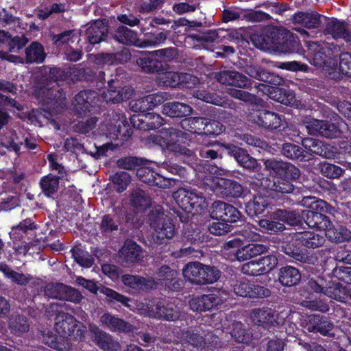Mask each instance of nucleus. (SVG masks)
<instances>
[{"instance_id":"864d4df0","label":"nucleus","mask_w":351,"mask_h":351,"mask_svg":"<svg viewBox=\"0 0 351 351\" xmlns=\"http://www.w3.org/2000/svg\"><path fill=\"white\" fill-rule=\"evenodd\" d=\"M29 324L23 316H16L12 318L10 322L11 332L17 336L27 332L29 330Z\"/></svg>"},{"instance_id":"b1692460","label":"nucleus","mask_w":351,"mask_h":351,"mask_svg":"<svg viewBox=\"0 0 351 351\" xmlns=\"http://www.w3.org/2000/svg\"><path fill=\"white\" fill-rule=\"evenodd\" d=\"M122 282L132 293L139 290L152 289L155 285V281L152 278H145L130 274L123 275Z\"/></svg>"},{"instance_id":"f8f14e48","label":"nucleus","mask_w":351,"mask_h":351,"mask_svg":"<svg viewBox=\"0 0 351 351\" xmlns=\"http://www.w3.org/2000/svg\"><path fill=\"white\" fill-rule=\"evenodd\" d=\"M48 160L51 168L58 171L59 173L58 177L49 174L40 180V184L44 194L47 197H50L58 191L59 187V179L64 176L65 170L61 165L57 162V155L53 154H49L48 156Z\"/></svg>"},{"instance_id":"e2e57ef3","label":"nucleus","mask_w":351,"mask_h":351,"mask_svg":"<svg viewBox=\"0 0 351 351\" xmlns=\"http://www.w3.org/2000/svg\"><path fill=\"white\" fill-rule=\"evenodd\" d=\"M6 104L19 109V106H16V101L9 99L8 96L0 93V129L3 125L6 124L8 121V115L6 112L1 110V106Z\"/></svg>"},{"instance_id":"338daca9","label":"nucleus","mask_w":351,"mask_h":351,"mask_svg":"<svg viewBox=\"0 0 351 351\" xmlns=\"http://www.w3.org/2000/svg\"><path fill=\"white\" fill-rule=\"evenodd\" d=\"M242 271L250 276H258L263 274L259 261H250L242 266Z\"/></svg>"},{"instance_id":"7ed1b4c3","label":"nucleus","mask_w":351,"mask_h":351,"mask_svg":"<svg viewBox=\"0 0 351 351\" xmlns=\"http://www.w3.org/2000/svg\"><path fill=\"white\" fill-rule=\"evenodd\" d=\"M265 169L277 177L274 180L268 178L263 179L261 187L265 189L281 193H289L293 190V186L289 181L282 178L283 171L286 168L287 162L276 159H268L264 161Z\"/></svg>"},{"instance_id":"5fc2aeb1","label":"nucleus","mask_w":351,"mask_h":351,"mask_svg":"<svg viewBox=\"0 0 351 351\" xmlns=\"http://www.w3.org/2000/svg\"><path fill=\"white\" fill-rule=\"evenodd\" d=\"M324 294L331 299L339 302H343L345 299L346 291L339 284L329 283L327 284Z\"/></svg>"},{"instance_id":"f03ea898","label":"nucleus","mask_w":351,"mask_h":351,"mask_svg":"<svg viewBox=\"0 0 351 351\" xmlns=\"http://www.w3.org/2000/svg\"><path fill=\"white\" fill-rule=\"evenodd\" d=\"M149 141L159 145L163 149L183 155H189L191 152L186 148V138L182 131L171 128H163L158 135L151 136Z\"/></svg>"},{"instance_id":"a878e982","label":"nucleus","mask_w":351,"mask_h":351,"mask_svg":"<svg viewBox=\"0 0 351 351\" xmlns=\"http://www.w3.org/2000/svg\"><path fill=\"white\" fill-rule=\"evenodd\" d=\"M325 34L334 39L342 38L346 42H351V32L343 21L332 19L328 21L325 29Z\"/></svg>"},{"instance_id":"2f4dec72","label":"nucleus","mask_w":351,"mask_h":351,"mask_svg":"<svg viewBox=\"0 0 351 351\" xmlns=\"http://www.w3.org/2000/svg\"><path fill=\"white\" fill-rule=\"evenodd\" d=\"M229 154L234 156L236 160L244 168L255 169L257 167V161L250 156L245 150L236 146L228 147Z\"/></svg>"},{"instance_id":"a211bd4d","label":"nucleus","mask_w":351,"mask_h":351,"mask_svg":"<svg viewBox=\"0 0 351 351\" xmlns=\"http://www.w3.org/2000/svg\"><path fill=\"white\" fill-rule=\"evenodd\" d=\"M89 330L93 341L101 349L106 351H119L121 346L109 334L101 330L97 326L90 325Z\"/></svg>"},{"instance_id":"a19ab883","label":"nucleus","mask_w":351,"mask_h":351,"mask_svg":"<svg viewBox=\"0 0 351 351\" xmlns=\"http://www.w3.org/2000/svg\"><path fill=\"white\" fill-rule=\"evenodd\" d=\"M114 38L121 43L126 45H137L138 37L137 34L124 26H120L117 28Z\"/></svg>"},{"instance_id":"473e14b6","label":"nucleus","mask_w":351,"mask_h":351,"mask_svg":"<svg viewBox=\"0 0 351 351\" xmlns=\"http://www.w3.org/2000/svg\"><path fill=\"white\" fill-rule=\"evenodd\" d=\"M113 80L108 82L109 90L103 93V97L107 101L113 103L119 102L121 101L128 99L133 93V89L127 87L121 90H116L115 87L112 86Z\"/></svg>"},{"instance_id":"79ce46f5","label":"nucleus","mask_w":351,"mask_h":351,"mask_svg":"<svg viewBox=\"0 0 351 351\" xmlns=\"http://www.w3.org/2000/svg\"><path fill=\"white\" fill-rule=\"evenodd\" d=\"M324 125L321 131V136L326 138H335L348 129V124L342 120L338 121L337 125L325 121Z\"/></svg>"},{"instance_id":"4be33fe9","label":"nucleus","mask_w":351,"mask_h":351,"mask_svg":"<svg viewBox=\"0 0 351 351\" xmlns=\"http://www.w3.org/2000/svg\"><path fill=\"white\" fill-rule=\"evenodd\" d=\"M215 77L222 84L234 86L239 88H245L250 83L247 77L234 71H223L215 73Z\"/></svg>"},{"instance_id":"3c124183","label":"nucleus","mask_w":351,"mask_h":351,"mask_svg":"<svg viewBox=\"0 0 351 351\" xmlns=\"http://www.w3.org/2000/svg\"><path fill=\"white\" fill-rule=\"evenodd\" d=\"M116 191L119 193L124 191L131 182V177L128 173L121 171L111 177Z\"/></svg>"},{"instance_id":"37998d69","label":"nucleus","mask_w":351,"mask_h":351,"mask_svg":"<svg viewBox=\"0 0 351 351\" xmlns=\"http://www.w3.org/2000/svg\"><path fill=\"white\" fill-rule=\"evenodd\" d=\"M26 60L28 62H41L45 58L43 46L37 42H34L26 49Z\"/></svg>"},{"instance_id":"13d9d810","label":"nucleus","mask_w":351,"mask_h":351,"mask_svg":"<svg viewBox=\"0 0 351 351\" xmlns=\"http://www.w3.org/2000/svg\"><path fill=\"white\" fill-rule=\"evenodd\" d=\"M304 123L310 134L321 135V131L324 127L325 121H321L313 118L308 117L304 121Z\"/></svg>"},{"instance_id":"49530a36","label":"nucleus","mask_w":351,"mask_h":351,"mask_svg":"<svg viewBox=\"0 0 351 351\" xmlns=\"http://www.w3.org/2000/svg\"><path fill=\"white\" fill-rule=\"evenodd\" d=\"M196 98L205 102L223 107H230V104L223 98L215 93L198 91L194 95Z\"/></svg>"},{"instance_id":"a18cd8bd","label":"nucleus","mask_w":351,"mask_h":351,"mask_svg":"<svg viewBox=\"0 0 351 351\" xmlns=\"http://www.w3.org/2000/svg\"><path fill=\"white\" fill-rule=\"evenodd\" d=\"M0 271L4 274L6 278H10L12 282L19 285H25L30 280L28 276L13 271L8 265L4 263H0Z\"/></svg>"},{"instance_id":"72a5a7b5","label":"nucleus","mask_w":351,"mask_h":351,"mask_svg":"<svg viewBox=\"0 0 351 351\" xmlns=\"http://www.w3.org/2000/svg\"><path fill=\"white\" fill-rule=\"evenodd\" d=\"M326 237L331 241L341 243L350 241L351 239V232L346 228L339 226L334 227L330 222V226L324 230Z\"/></svg>"},{"instance_id":"0eeeda50","label":"nucleus","mask_w":351,"mask_h":351,"mask_svg":"<svg viewBox=\"0 0 351 351\" xmlns=\"http://www.w3.org/2000/svg\"><path fill=\"white\" fill-rule=\"evenodd\" d=\"M174 56L173 49H164L144 54L137 60V64L145 72H156L164 70L167 64Z\"/></svg>"},{"instance_id":"9d476101","label":"nucleus","mask_w":351,"mask_h":351,"mask_svg":"<svg viewBox=\"0 0 351 351\" xmlns=\"http://www.w3.org/2000/svg\"><path fill=\"white\" fill-rule=\"evenodd\" d=\"M244 243L240 239L230 240L224 246V250L234 254L239 261H244L254 256H258L266 251L267 247L260 244Z\"/></svg>"},{"instance_id":"dca6fc26","label":"nucleus","mask_w":351,"mask_h":351,"mask_svg":"<svg viewBox=\"0 0 351 351\" xmlns=\"http://www.w3.org/2000/svg\"><path fill=\"white\" fill-rule=\"evenodd\" d=\"M234 291L239 296L249 298H263L270 294L269 289L255 285L247 279L238 281L234 286Z\"/></svg>"},{"instance_id":"1a4fd4ad","label":"nucleus","mask_w":351,"mask_h":351,"mask_svg":"<svg viewBox=\"0 0 351 351\" xmlns=\"http://www.w3.org/2000/svg\"><path fill=\"white\" fill-rule=\"evenodd\" d=\"M173 197L178 205L187 213H192L193 210L197 213L207 205L206 198L195 189H179Z\"/></svg>"},{"instance_id":"4c0bfd02","label":"nucleus","mask_w":351,"mask_h":351,"mask_svg":"<svg viewBox=\"0 0 351 351\" xmlns=\"http://www.w3.org/2000/svg\"><path fill=\"white\" fill-rule=\"evenodd\" d=\"M301 279V275L296 268L291 266H286L280 269L279 273V281L285 286H293L296 285Z\"/></svg>"},{"instance_id":"7c9ffc66","label":"nucleus","mask_w":351,"mask_h":351,"mask_svg":"<svg viewBox=\"0 0 351 351\" xmlns=\"http://www.w3.org/2000/svg\"><path fill=\"white\" fill-rule=\"evenodd\" d=\"M162 112L170 117H181L189 115L192 108L181 102H168L162 106Z\"/></svg>"},{"instance_id":"aec40b11","label":"nucleus","mask_w":351,"mask_h":351,"mask_svg":"<svg viewBox=\"0 0 351 351\" xmlns=\"http://www.w3.org/2000/svg\"><path fill=\"white\" fill-rule=\"evenodd\" d=\"M258 88L273 100L285 105H290L295 100V95L289 90L273 87L263 84H260L258 86Z\"/></svg>"},{"instance_id":"0e129e2a","label":"nucleus","mask_w":351,"mask_h":351,"mask_svg":"<svg viewBox=\"0 0 351 351\" xmlns=\"http://www.w3.org/2000/svg\"><path fill=\"white\" fill-rule=\"evenodd\" d=\"M245 71L250 77L258 80L267 81L269 79V73L261 67L247 66Z\"/></svg>"},{"instance_id":"e433bc0d","label":"nucleus","mask_w":351,"mask_h":351,"mask_svg":"<svg viewBox=\"0 0 351 351\" xmlns=\"http://www.w3.org/2000/svg\"><path fill=\"white\" fill-rule=\"evenodd\" d=\"M120 255L126 261L134 263L141 260L143 252L141 247L134 242L126 241L120 251Z\"/></svg>"},{"instance_id":"8fccbe9b","label":"nucleus","mask_w":351,"mask_h":351,"mask_svg":"<svg viewBox=\"0 0 351 351\" xmlns=\"http://www.w3.org/2000/svg\"><path fill=\"white\" fill-rule=\"evenodd\" d=\"M274 32H267L265 34L254 36L252 40L254 45L259 49L265 50L271 48L274 45L277 44V40L272 36Z\"/></svg>"},{"instance_id":"09e8293b","label":"nucleus","mask_w":351,"mask_h":351,"mask_svg":"<svg viewBox=\"0 0 351 351\" xmlns=\"http://www.w3.org/2000/svg\"><path fill=\"white\" fill-rule=\"evenodd\" d=\"M72 256L75 261L83 267L90 268L94 263V258L91 255L80 247L73 248Z\"/></svg>"},{"instance_id":"6e6d98bb","label":"nucleus","mask_w":351,"mask_h":351,"mask_svg":"<svg viewBox=\"0 0 351 351\" xmlns=\"http://www.w3.org/2000/svg\"><path fill=\"white\" fill-rule=\"evenodd\" d=\"M117 118H113L110 120V125L105 132L106 135H110L113 136H117L121 132V128L127 124L126 119L121 115L117 116Z\"/></svg>"},{"instance_id":"cd10ccee","label":"nucleus","mask_w":351,"mask_h":351,"mask_svg":"<svg viewBox=\"0 0 351 351\" xmlns=\"http://www.w3.org/2000/svg\"><path fill=\"white\" fill-rule=\"evenodd\" d=\"M250 316L255 324L265 327L277 322V314L272 308H269L254 309Z\"/></svg>"},{"instance_id":"69168bd1","label":"nucleus","mask_w":351,"mask_h":351,"mask_svg":"<svg viewBox=\"0 0 351 351\" xmlns=\"http://www.w3.org/2000/svg\"><path fill=\"white\" fill-rule=\"evenodd\" d=\"M226 184L227 187L226 188L224 196L238 197L242 195L243 189L238 182L230 180Z\"/></svg>"},{"instance_id":"c03bdc74","label":"nucleus","mask_w":351,"mask_h":351,"mask_svg":"<svg viewBox=\"0 0 351 351\" xmlns=\"http://www.w3.org/2000/svg\"><path fill=\"white\" fill-rule=\"evenodd\" d=\"M95 93L90 90H84L79 93L75 97L73 105L77 111L85 112L89 110L90 99Z\"/></svg>"},{"instance_id":"de8ad7c7","label":"nucleus","mask_w":351,"mask_h":351,"mask_svg":"<svg viewBox=\"0 0 351 351\" xmlns=\"http://www.w3.org/2000/svg\"><path fill=\"white\" fill-rule=\"evenodd\" d=\"M146 168H141L138 169L137 176L143 179V182H147L150 185H155L160 188H168L171 182L169 180L165 179L164 177L160 176L159 174L154 175L152 172L151 176L148 178H143V173L146 172Z\"/></svg>"},{"instance_id":"4468645a","label":"nucleus","mask_w":351,"mask_h":351,"mask_svg":"<svg viewBox=\"0 0 351 351\" xmlns=\"http://www.w3.org/2000/svg\"><path fill=\"white\" fill-rule=\"evenodd\" d=\"M213 219L226 222L234 223L241 217L240 212L233 206L221 201L215 202L210 208Z\"/></svg>"},{"instance_id":"603ef678","label":"nucleus","mask_w":351,"mask_h":351,"mask_svg":"<svg viewBox=\"0 0 351 351\" xmlns=\"http://www.w3.org/2000/svg\"><path fill=\"white\" fill-rule=\"evenodd\" d=\"M160 85L176 87L180 85L179 73L167 71L160 73L157 77Z\"/></svg>"},{"instance_id":"bf43d9fd","label":"nucleus","mask_w":351,"mask_h":351,"mask_svg":"<svg viewBox=\"0 0 351 351\" xmlns=\"http://www.w3.org/2000/svg\"><path fill=\"white\" fill-rule=\"evenodd\" d=\"M233 329L231 332V336L236 341L239 343H248L250 341V335L245 332L243 325L241 323H234Z\"/></svg>"},{"instance_id":"680f3d73","label":"nucleus","mask_w":351,"mask_h":351,"mask_svg":"<svg viewBox=\"0 0 351 351\" xmlns=\"http://www.w3.org/2000/svg\"><path fill=\"white\" fill-rule=\"evenodd\" d=\"M282 154L291 159H299L302 156V149L292 143H285L282 149Z\"/></svg>"},{"instance_id":"423d86ee","label":"nucleus","mask_w":351,"mask_h":351,"mask_svg":"<svg viewBox=\"0 0 351 351\" xmlns=\"http://www.w3.org/2000/svg\"><path fill=\"white\" fill-rule=\"evenodd\" d=\"M194 171L197 179L204 185L210 188L217 195L224 196L227 187L226 183L230 180L218 176V175L223 174V170H220L222 173H218V169L216 167L198 165L194 168Z\"/></svg>"},{"instance_id":"393cba45","label":"nucleus","mask_w":351,"mask_h":351,"mask_svg":"<svg viewBox=\"0 0 351 351\" xmlns=\"http://www.w3.org/2000/svg\"><path fill=\"white\" fill-rule=\"evenodd\" d=\"M304 328L309 332H319L323 335H330L332 324L324 317L312 315L307 317Z\"/></svg>"},{"instance_id":"5701e85b","label":"nucleus","mask_w":351,"mask_h":351,"mask_svg":"<svg viewBox=\"0 0 351 351\" xmlns=\"http://www.w3.org/2000/svg\"><path fill=\"white\" fill-rule=\"evenodd\" d=\"M181 126L184 130L199 134L216 133L220 130V129H216L215 130L210 129V125H207V119L201 117H190L183 119L181 122Z\"/></svg>"},{"instance_id":"052dcab7","label":"nucleus","mask_w":351,"mask_h":351,"mask_svg":"<svg viewBox=\"0 0 351 351\" xmlns=\"http://www.w3.org/2000/svg\"><path fill=\"white\" fill-rule=\"evenodd\" d=\"M147 99V103L150 106V110L159 106L165 101L172 99L173 97L168 93H158L145 96Z\"/></svg>"},{"instance_id":"6e6552de","label":"nucleus","mask_w":351,"mask_h":351,"mask_svg":"<svg viewBox=\"0 0 351 351\" xmlns=\"http://www.w3.org/2000/svg\"><path fill=\"white\" fill-rule=\"evenodd\" d=\"M151 226L154 230V237L157 242L162 243L165 239H170L176 234L174 225L163 213L160 206L154 208L149 216Z\"/></svg>"},{"instance_id":"4d7b16f0","label":"nucleus","mask_w":351,"mask_h":351,"mask_svg":"<svg viewBox=\"0 0 351 351\" xmlns=\"http://www.w3.org/2000/svg\"><path fill=\"white\" fill-rule=\"evenodd\" d=\"M319 169L324 176L330 178H338L343 173V169L341 167L328 162L321 163Z\"/></svg>"},{"instance_id":"6ab92c4d","label":"nucleus","mask_w":351,"mask_h":351,"mask_svg":"<svg viewBox=\"0 0 351 351\" xmlns=\"http://www.w3.org/2000/svg\"><path fill=\"white\" fill-rule=\"evenodd\" d=\"M56 324L57 326V330L58 329V327L60 326L65 333H66V332H71L69 325L73 324L71 331L72 334H69V335L75 339H82L86 331L84 326L80 323H76L73 317L68 315H58L56 317Z\"/></svg>"},{"instance_id":"ddd939ff","label":"nucleus","mask_w":351,"mask_h":351,"mask_svg":"<svg viewBox=\"0 0 351 351\" xmlns=\"http://www.w3.org/2000/svg\"><path fill=\"white\" fill-rule=\"evenodd\" d=\"M250 119L257 125L271 130H284L287 124L278 114L265 110H254Z\"/></svg>"},{"instance_id":"ea45409f","label":"nucleus","mask_w":351,"mask_h":351,"mask_svg":"<svg viewBox=\"0 0 351 351\" xmlns=\"http://www.w3.org/2000/svg\"><path fill=\"white\" fill-rule=\"evenodd\" d=\"M228 293L225 291H218L202 296V306L205 311L211 310L222 304L227 298Z\"/></svg>"},{"instance_id":"39448f33","label":"nucleus","mask_w":351,"mask_h":351,"mask_svg":"<svg viewBox=\"0 0 351 351\" xmlns=\"http://www.w3.org/2000/svg\"><path fill=\"white\" fill-rule=\"evenodd\" d=\"M184 278L195 284H211L220 277V271L215 267L204 265L199 262L188 263L183 269Z\"/></svg>"},{"instance_id":"c9c22d12","label":"nucleus","mask_w":351,"mask_h":351,"mask_svg":"<svg viewBox=\"0 0 351 351\" xmlns=\"http://www.w3.org/2000/svg\"><path fill=\"white\" fill-rule=\"evenodd\" d=\"M27 43V39L23 36H16L12 38L6 32L3 30L0 31V47L1 45H5V47H2L5 49L14 51L16 49L23 47Z\"/></svg>"},{"instance_id":"774afa93","label":"nucleus","mask_w":351,"mask_h":351,"mask_svg":"<svg viewBox=\"0 0 351 351\" xmlns=\"http://www.w3.org/2000/svg\"><path fill=\"white\" fill-rule=\"evenodd\" d=\"M339 69L344 75H351V54L344 52L339 56Z\"/></svg>"},{"instance_id":"c756f323","label":"nucleus","mask_w":351,"mask_h":351,"mask_svg":"<svg viewBox=\"0 0 351 351\" xmlns=\"http://www.w3.org/2000/svg\"><path fill=\"white\" fill-rule=\"evenodd\" d=\"M321 16L314 11L298 12L293 15L294 23L300 24L307 28H317L321 23Z\"/></svg>"},{"instance_id":"58836bf2","label":"nucleus","mask_w":351,"mask_h":351,"mask_svg":"<svg viewBox=\"0 0 351 351\" xmlns=\"http://www.w3.org/2000/svg\"><path fill=\"white\" fill-rule=\"evenodd\" d=\"M297 239L308 248H317L325 242L324 237L314 232H304L297 234Z\"/></svg>"},{"instance_id":"f704fd0d","label":"nucleus","mask_w":351,"mask_h":351,"mask_svg":"<svg viewBox=\"0 0 351 351\" xmlns=\"http://www.w3.org/2000/svg\"><path fill=\"white\" fill-rule=\"evenodd\" d=\"M130 204L135 212L141 213L151 206V199L143 191L136 189L131 193Z\"/></svg>"},{"instance_id":"20e7f679","label":"nucleus","mask_w":351,"mask_h":351,"mask_svg":"<svg viewBox=\"0 0 351 351\" xmlns=\"http://www.w3.org/2000/svg\"><path fill=\"white\" fill-rule=\"evenodd\" d=\"M301 216L294 211L278 209L271 215V220L263 219L258 225L263 232L275 233L285 230V223L295 226L300 222Z\"/></svg>"},{"instance_id":"c85d7f7f","label":"nucleus","mask_w":351,"mask_h":351,"mask_svg":"<svg viewBox=\"0 0 351 351\" xmlns=\"http://www.w3.org/2000/svg\"><path fill=\"white\" fill-rule=\"evenodd\" d=\"M302 217L310 228H317L319 230H324L330 225V219L318 211L304 210Z\"/></svg>"},{"instance_id":"bb28decb","label":"nucleus","mask_w":351,"mask_h":351,"mask_svg":"<svg viewBox=\"0 0 351 351\" xmlns=\"http://www.w3.org/2000/svg\"><path fill=\"white\" fill-rule=\"evenodd\" d=\"M100 321L102 324L114 332H130L133 331L134 329L131 324L108 313L103 314L100 318Z\"/></svg>"},{"instance_id":"2eb2a0df","label":"nucleus","mask_w":351,"mask_h":351,"mask_svg":"<svg viewBox=\"0 0 351 351\" xmlns=\"http://www.w3.org/2000/svg\"><path fill=\"white\" fill-rule=\"evenodd\" d=\"M45 293L52 298L65 300L75 303L80 302L82 299V295L76 289L63 284L48 285L45 289Z\"/></svg>"},{"instance_id":"412c9836","label":"nucleus","mask_w":351,"mask_h":351,"mask_svg":"<svg viewBox=\"0 0 351 351\" xmlns=\"http://www.w3.org/2000/svg\"><path fill=\"white\" fill-rule=\"evenodd\" d=\"M262 188L264 193H260L254 195L253 200L249 202L246 205V211L252 217L263 213L269 204L268 196H275L273 194L275 193L274 191Z\"/></svg>"},{"instance_id":"9b49d317","label":"nucleus","mask_w":351,"mask_h":351,"mask_svg":"<svg viewBox=\"0 0 351 351\" xmlns=\"http://www.w3.org/2000/svg\"><path fill=\"white\" fill-rule=\"evenodd\" d=\"M308 56L316 66H322L328 63V60L335 56L339 51V47L317 42H306Z\"/></svg>"},{"instance_id":"f3484780","label":"nucleus","mask_w":351,"mask_h":351,"mask_svg":"<svg viewBox=\"0 0 351 351\" xmlns=\"http://www.w3.org/2000/svg\"><path fill=\"white\" fill-rule=\"evenodd\" d=\"M84 29H81L80 34L84 35L90 44H97L104 40L108 34V27L104 21L97 20L88 24Z\"/></svg>"},{"instance_id":"f257e3e1","label":"nucleus","mask_w":351,"mask_h":351,"mask_svg":"<svg viewBox=\"0 0 351 351\" xmlns=\"http://www.w3.org/2000/svg\"><path fill=\"white\" fill-rule=\"evenodd\" d=\"M101 292L109 300L119 302L130 310L137 311L141 315L170 321L176 320L180 317V310L173 303L160 302L155 305L152 301L136 302L107 287L103 288Z\"/></svg>"}]
</instances>
